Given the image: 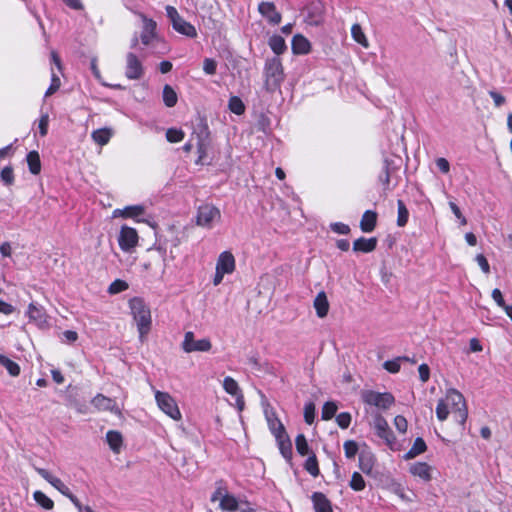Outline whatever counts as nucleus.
<instances>
[{
    "label": "nucleus",
    "mask_w": 512,
    "mask_h": 512,
    "mask_svg": "<svg viewBox=\"0 0 512 512\" xmlns=\"http://www.w3.org/2000/svg\"><path fill=\"white\" fill-rule=\"evenodd\" d=\"M129 307L134 321L137 324L139 339L144 342L147 335L151 331L152 317L150 308L140 297H134L129 301Z\"/></svg>",
    "instance_id": "nucleus-1"
},
{
    "label": "nucleus",
    "mask_w": 512,
    "mask_h": 512,
    "mask_svg": "<svg viewBox=\"0 0 512 512\" xmlns=\"http://www.w3.org/2000/svg\"><path fill=\"white\" fill-rule=\"evenodd\" d=\"M285 80L282 61L279 57L268 58L264 65V88L273 93L279 90Z\"/></svg>",
    "instance_id": "nucleus-2"
},
{
    "label": "nucleus",
    "mask_w": 512,
    "mask_h": 512,
    "mask_svg": "<svg viewBox=\"0 0 512 512\" xmlns=\"http://www.w3.org/2000/svg\"><path fill=\"white\" fill-rule=\"evenodd\" d=\"M36 472L46 480L51 486L59 491L63 496L67 497L78 512H95L90 506L83 505L80 500L70 491L69 487L63 481L50 473L47 469L35 467Z\"/></svg>",
    "instance_id": "nucleus-3"
},
{
    "label": "nucleus",
    "mask_w": 512,
    "mask_h": 512,
    "mask_svg": "<svg viewBox=\"0 0 512 512\" xmlns=\"http://www.w3.org/2000/svg\"><path fill=\"white\" fill-rule=\"evenodd\" d=\"M445 398L454 420L463 426L468 418V409L464 396L456 389H450L447 391Z\"/></svg>",
    "instance_id": "nucleus-4"
},
{
    "label": "nucleus",
    "mask_w": 512,
    "mask_h": 512,
    "mask_svg": "<svg viewBox=\"0 0 512 512\" xmlns=\"http://www.w3.org/2000/svg\"><path fill=\"white\" fill-rule=\"evenodd\" d=\"M361 398L364 404L381 410L389 409L395 402V398L390 392L381 393L374 390L362 391Z\"/></svg>",
    "instance_id": "nucleus-5"
},
{
    "label": "nucleus",
    "mask_w": 512,
    "mask_h": 512,
    "mask_svg": "<svg viewBox=\"0 0 512 512\" xmlns=\"http://www.w3.org/2000/svg\"><path fill=\"white\" fill-rule=\"evenodd\" d=\"M165 10L175 31L190 38L197 37L196 28L190 22L184 20L174 6L167 5Z\"/></svg>",
    "instance_id": "nucleus-6"
},
{
    "label": "nucleus",
    "mask_w": 512,
    "mask_h": 512,
    "mask_svg": "<svg viewBox=\"0 0 512 512\" xmlns=\"http://www.w3.org/2000/svg\"><path fill=\"white\" fill-rule=\"evenodd\" d=\"M155 399L160 410L167 416L176 421L182 418L177 402L169 393L156 391Z\"/></svg>",
    "instance_id": "nucleus-7"
},
{
    "label": "nucleus",
    "mask_w": 512,
    "mask_h": 512,
    "mask_svg": "<svg viewBox=\"0 0 512 512\" xmlns=\"http://www.w3.org/2000/svg\"><path fill=\"white\" fill-rule=\"evenodd\" d=\"M221 218L220 210L211 204H204L198 208L196 223L199 226L211 228L213 223Z\"/></svg>",
    "instance_id": "nucleus-8"
},
{
    "label": "nucleus",
    "mask_w": 512,
    "mask_h": 512,
    "mask_svg": "<svg viewBox=\"0 0 512 512\" xmlns=\"http://www.w3.org/2000/svg\"><path fill=\"white\" fill-rule=\"evenodd\" d=\"M374 429L376 435L383 439L390 449L394 450V446L396 445V437L389 427L387 420L382 415L375 416Z\"/></svg>",
    "instance_id": "nucleus-9"
},
{
    "label": "nucleus",
    "mask_w": 512,
    "mask_h": 512,
    "mask_svg": "<svg viewBox=\"0 0 512 512\" xmlns=\"http://www.w3.org/2000/svg\"><path fill=\"white\" fill-rule=\"evenodd\" d=\"M212 348V343L208 338H203L200 340H195L194 333L192 331H188L184 335V340L182 342V349L186 353L192 352H208Z\"/></svg>",
    "instance_id": "nucleus-10"
},
{
    "label": "nucleus",
    "mask_w": 512,
    "mask_h": 512,
    "mask_svg": "<svg viewBox=\"0 0 512 512\" xmlns=\"http://www.w3.org/2000/svg\"><path fill=\"white\" fill-rule=\"evenodd\" d=\"M397 171L398 167L395 166L393 160H384L382 171L378 176L379 182L382 184L384 191H390L398 185V182H395L391 185V179L397 173Z\"/></svg>",
    "instance_id": "nucleus-11"
},
{
    "label": "nucleus",
    "mask_w": 512,
    "mask_h": 512,
    "mask_svg": "<svg viewBox=\"0 0 512 512\" xmlns=\"http://www.w3.org/2000/svg\"><path fill=\"white\" fill-rule=\"evenodd\" d=\"M144 75V67L138 56L132 52L126 55L125 76L129 80H139Z\"/></svg>",
    "instance_id": "nucleus-12"
},
{
    "label": "nucleus",
    "mask_w": 512,
    "mask_h": 512,
    "mask_svg": "<svg viewBox=\"0 0 512 512\" xmlns=\"http://www.w3.org/2000/svg\"><path fill=\"white\" fill-rule=\"evenodd\" d=\"M26 314L29 320L35 323L40 329L49 327V316L43 306L32 302L28 305Z\"/></svg>",
    "instance_id": "nucleus-13"
},
{
    "label": "nucleus",
    "mask_w": 512,
    "mask_h": 512,
    "mask_svg": "<svg viewBox=\"0 0 512 512\" xmlns=\"http://www.w3.org/2000/svg\"><path fill=\"white\" fill-rule=\"evenodd\" d=\"M209 131L207 126H204L200 132L196 133V146H197V152H198V158L196 160V164L204 165L209 164L207 162V152L210 144V138H209Z\"/></svg>",
    "instance_id": "nucleus-14"
},
{
    "label": "nucleus",
    "mask_w": 512,
    "mask_h": 512,
    "mask_svg": "<svg viewBox=\"0 0 512 512\" xmlns=\"http://www.w3.org/2000/svg\"><path fill=\"white\" fill-rule=\"evenodd\" d=\"M138 233L136 229L129 226H122L118 243L123 251H129L138 244Z\"/></svg>",
    "instance_id": "nucleus-15"
},
{
    "label": "nucleus",
    "mask_w": 512,
    "mask_h": 512,
    "mask_svg": "<svg viewBox=\"0 0 512 512\" xmlns=\"http://www.w3.org/2000/svg\"><path fill=\"white\" fill-rule=\"evenodd\" d=\"M258 12L271 25H278L282 21V15L279 11H277L276 6L273 2H270V1L260 2L258 5Z\"/></svg>",
    "instance_id": "nucleus-16"
},
{
    "label": "nucleus",
    "mask_w": 512,
    "mask_h": 512,
    "mask_svg": "<svg viewBox=\"0 0 512 512\" xmlns=\"http://www.w3.org/2000/svg\"><path fill=\"white\" fill-rule=\"evenodd\" d=\"M143 21V30L140 39L143 45L148 46L156 37L157 24L153 19L147 18L144 14H140Z\"/></svg>",
    "instance_id": "nucleus-17"
},
{
    "label": "nucleus",
    "mask_w": 512,
    "mask_h": 512,
    "mask_svg": "<svg viewBox=\"0 0 512 512\" xmlns=\"http://www.w3.org/2000/svg\"><path fill=\"white\" fill-rule=\"evenodd\" d=\"M235 268L236 262L233 254L230 251L220 253L217 259L216 269L225 274H232L235 271Z\"/></svg>",
    "instance_id": "nucleus-18"
},
{
    "label": "nucleus",
    "mask_w": 512,
    "mask_h": 512,
    "mask_svg": "<svg viewBox=\"0 0 512 512\" xmlns=\"http://www.w3.org/2000/svg\"><path fill=\"white\" fill-rule=\"evenodd\" d=\"M376 461L375 455L370 450H362L359 453L358 465L360 470L366 475L372 474Z\"/></svg>",
    "instance_id": "nucleus-19"
},
{
    "label": "nucleus",
    "mask_w": 512,
    "mask_h": 512,
    "mask_svg": "<svg viewBox=\"0 0 512 512\" xmlns=\"http://www.w3.org/2000/svg\"><path fill=\"white\" fill-rule=\"evenodd\" d=\"M409 472L414 476L429 482L432 479V467L426 462H415L410 468Z\"/></svg>",
    "instance_id": "nucleus-20"
},
{
    "label": "nucleus",
    "mask_w": 512,
    "mask_h": 512,
    "mask_svg": "<svg viewBox=\"0 0 512 512\" xmlns=\"http://www.w3.org/2000/svg\"><path fill=\"white\" fill-rule=\"evenodd\" d=\"M315 512H333L331 501L322 492H314L311 496Z\"/></svg>",
    "instance_id": "nucleus-21"
},
{
    "label": "nucleus",
    "mask_w": 512,
    "mask_h": 512,
    "mask_svg": "<svg viewBox=\"0 0 512 512\" xmlns=\"http://www.w3.org/2000/svg\"><path fill=\"white\" fill-rule=\"evenodd\" d=\"M378 214L373 210H366L360 220V229L364 233H371L377 225Z\"/></svg>",
    "instance_id": "nucleus-22"
},
{
    "label": "nucleus",
    "mask_w": 512,
    "mask_h": 512,
    "mask_svg": "<svg viewBox=\"0 0 512 512\" xmlns=\"http://www.w3.org/2000/svg\"><path fill=\"white\" fill-rule=\"evenodd\" d=\"M377 243L378 240L376 237H360L353 242V251L357 253H370L376 249Z\"/></svg>",
    "instance_id": "nucleus-23"
},
{
    "label": "nucleus",
    "mask_w": 512,
    "mask_h": 512,
    "mask_svg": "<svg viewBox=\"0 0 512 512\" xmlns=\"http://www.w3.org/2000/svg\"><path fill=\"white\" fill-rule=\"evenodd\" d=\"M291 46L293 53L298 55L308 54L311 50L309 40L301 34L294 35Z\"/></svg>",
    "instance_id": "nucleus-24"
},
{
    "label": "nucleus",
    "mask_w": 512,
    "mask_h": 512,
    "mask_svg": "<svg viewBox=\"0 0 512 512\" xmlns=\"http://www.w3.org/2000/svg\"><path fill=\"white\" fill-rule=\"evenodd\" d=\"M145 212L144 206L142 205H131L126 206L123 209H115L113 211V217H122V218H137L143 215Z\"/></svg>",
    "instance_id": "nucleus-25"
},
{
    "label": "nucleus",
    "mask_w": 512,
    "mask_h": 512,
    "mask_svg": "<svg viewBox=\"0 0 512 512\" xmlns=\"http://www.w3.org/2000/svg\"><path fill=\"white\" fill-rule=\"evenodd\" d=\"M266 420L269 430L275 438L277 437V435H283L287 433L283 423L277 417L276 412L272 411L270 413H266Z\"/></svg>",
    "instance_id": "nucleus-26"
},
{
    "label": "nucleus",
    "mask_w": 512,
    "mask_h": 512,
    "mask_svg": "<svg viewBox=\"0 0 512 512\" xmlns=\"http://www.w3.org/2000/svg\"><path fill=\"white\" fill-rule=\"evenodd\" d=\"M281 455L287 460L291 461L293 457L292 443L287 433L277 435L275 438Z\"/></svg>",
    "instance_id": "nucleus-27"
},
{
    "label": "nucleus",
    "mask_w": 512,
    "mask_h": 512,
    "mask_svg": "<svg viewBox=\"0 0 512 512\" xmlns=\"http://www.w3.org/2000/svg\"><path fill=\"white\" fill-rule=\"evenodd\" d=\"M223 388L224 390L232 395V396H237V402L240 407V409L243 408V405H244V400H243V395L240 393V388H239V385L238 383L230 376H227L224 378L223 380Z\"/></svg>",
    "instance_id": "nucleus-28"
},
{
    "label": "nucleus",
    "mask_w": 512,
    "mask_h": 512,
    "mask_svg": "<svg viewBox=\"0 0 512 512\" xmlns=\"http://www.w3.org/2000/svg\"><path fill=\"white\" fill-rule=\"evenodd\" d=\"M313 305L319 318L327 316L329 312V302L324 291H321L316 295Z\"/></svg>",
    "instance_id": "nucleus-29"
},
{
    "label": "nucleus",
    "mask_w": 512,
    "mask_h": 512,
    "mask_svg": "<svg viewBox=\"0 0 512 512\" xmlns=\"http://www.w3.org/2000/svg\"><path fill=\"white\" fill-rule=\"evenodd\" d=\"M91 403L95 408L101 411H113L116 407L115 400L100 393L92 399Z\"/></svg>",
    "instance_id": "nucleus-30"
},
{
    "label": "nucleus",
    "mask_w": 512,
    "mask_h": 512,
    "mask_svg": "<svg viewBox=\"0 0 512 512\" xmlns=\"http://www.w3.org/2000/svg\"><path fill=\"white\" fill-rule=\"evenodd\" d=\"M303 468L307 473H309L314 478L320 475L319 462L314 452H311V454L308 455V458L303 464Z\"/></svg>",
    "instance_id": "nucleus-31"
},
{
    "label": "nucleus",
    "mask_w": 512,
    "mask_h": 512,
    "mask_svg": "<svg viewBox=\"0 0 512 512\" xmlns=\"http://www.w3.org/2000/svg\"><path fill=\"white\" fill-rule=\"evenodd\" d=\"M26 161L31 174L38 175L41 172V160L38 151H30L26 156Z\"/></svg>",
    "instance_id": "nucleus-32"
},
{
    "label": "nucleus",
    "mask_w": 512,
    "mask_h": 512,
    "mask_svg": "<svg viewBox=\"0 0 512 512\" xmlns=\"http://www.w3.org/2000/svg\"><path fill=\"white\" fill-rule=\"evenodd\" d=\"M427 450V445L423 438L417 437L412 445V447L405 454L404 458L406 460L414 459L420 454H423Z\"/></svg>",
    "instance_id": "nucleus-33"
},
{
    "label": "nucleus",
    "mask_w": 512,
    "mask_h": 512,
    "mask_svg": "<svg viewBox=\"0 0 512 512\" xmlns=\"http://www.w3.org/2000/svg\"><path fill=\"white\" fill-rule=\"evenodd\" d=\"M106 440L113 452L118 453L120 451V448L123 444V438L120 432L109 430L106 433Z\"/></svg>",
    "instance_id": "nucleus-34"
},
{
    "label": "nucleus",
    "mask_w": 512,
    "mask_h": 512,
    "mask_svg": "<svg viewBox=\"0 0 512 512\" xmlns=\"http://www.w3.org/2000/svg\"><path fill=\"white\" fill-rule=\"evenodd\" d=\"M162 98H163L164 105L168 108L174 107L178 101V95H177L176 91L169 84L164 85L163 91H162Z\"/></svg>",
    "instance_id": "nucleus-35"
},
{
    "label": "nucleus",
    "mask_w": 512,
    "mask_h": 512,
    "mask_svg": "<svg viewBox=\"0 0 512 512\" xmlns=\"http://www.w3.org/2000/svg\"><path fill=\"white\" fill-rule=\"evenodd\" d=\"M219 507L223 511L235 512L239 508V502L234 495L229 494L220 499Z\"/></svg>",
    "instance_id": "nucleus-36"
},
{
    "label": "nucleus",
    "mask_w": 512,
    "mask_h": 512,
    "mask_svg": "<svg viewBox=\"0 0 512 512\" xmlns=\"http://www.w3.org/2000/svg\"><path fill=\"white\" fill-rule=\"evenodd\" d=\"M269 47L276 55H281L287 50L285 40L280 35H273L268 41Z\"/></svg>",
    "instance_id": "nucleus-37"
},
{
    "label": "nucleus",
    "mask_w": 512,
    "mask_h": 512,
    "mask_svg": "<svg viewBox=\"0 0 512 512\" xmlns=\"http://www.w3.org/2000/svg\"><path fill=\"white\" fill-rule=\"evenodd\" d=\"M351 36L355 42L360 44L364 48L369 47L368 39L360 24L355 23L351 27Z\"/></svg>",
    "instance_id": "nucleus-38"
},
{
    "label": "nucleus",
    "mask_w": 512,
    "mask_h": 512,
    "mask_svg": "<svg viewBox=\"0 0 512 512\" xmlns=\"http://www.w3.org/2000/svg\"><path fill=\"white\" fill-rule=\"evenodd\" d=\"M112 136V132L108 128H100L92 132L91 137L98 145H106Z\"/></svg>",
    "instance_id": "nucleus-39"
},
{
    "label": "nucleus",
    "mask_w": 512,
    "mask_h": 512,
    "mask_svg": "<svg viewBox=\"0 0 512 512\" xmlns=\"http://www.w3.org/2000/svg\"><path fill=\"white\" fill-rule=\"evenodd\" d=\"M0 365L4 366L12 377L19 376L21 372L19 364L3 354H0Z\"/></svg>",
    "instance_id": "nucleus-40"
},
{
    "label": "nucleus",
    "mask_w": 512,
    "mask_h": 512,
    "mask_svg": "<svg viewBox=\"0 0 512 512\" xmlns=\"http://www.w3.org/2000/svg\"><path fill=\"white\" fill-rule=\"evenodd\" d=\"M229 495L227 483L224 479H219L215 482V490L211 495L210 501L216 502L221 498Z\"/></svg>",
    "instance_id": "nucleus-41"
},
{
    "label": "nucleus",
    "mask_w": 512,
    "mask_h": 512,
    "mask_svg": "<svg viewBox=\"0 0 512 512\" xmlns=\"http://www.w3.org/2000/svg\"><path fill=\"white\" fill-rule=\"evenodd\" d=\"M35 502L45 510H51L54 508V502L44 492L37 490L33 493Z\"/></svg>",
    "instance_id": "nucleus-42"
},
{
    "label": "nucleus",
    "mask_w": 512,
    "mask_h": 512,
    "mask_svg": "<svg viewBox=\"0 0 512 512\" xmlns=\"http://www.w3.org/2000/svg\"><path fill=\"white\" fill-rule=\"evenodd\" d=\"M228 109L232 113L240 116V115L245 113L246 107H245V104H244V102L242 101V99L240 97H238V96H231L229 101H228Z\"/></svg>",
    "instance_id": "nucleus-43"
},
{
    "label": "nucleus",
    "mask_w": 512,
    "mask_h": 512,
    "mask_svg": "<svg viewBox=\"0 0 512 512\" xmlns=\"http://www.w3.org/2000/svg\"><path fill=\"white\" fill-rule=\"evenodd\" d=\"M397 209H398L397 226L404 227L408 223L409 211H408L403 200L399 199L397 201Z\"/></svg>",
    "instance_id": "nucleus-44"
},
{
    "label": "nucleus",
    "mask_w": 512,
    "mask_h": 512,
    "mask_svg": "<svg viewBox=\"0 0 512 512\" xmlns=\"http://www.w3.org/2000/svg\"><path fill=\"white\" fill-rule=\"evenodd\" d=\"M295 446L296 451L301 456L310 455L312 451H310L309 444L304 434H298L295 438Z\"/></svg>",
    "instance_id": "nucleus-45"
},
{
    "label": "nucleus",
    "mask_w": 512,
    "mask_h": 512,
    "mask_svg": "<svg viewBox=\"0 0 512 512\" xmlns=\"http://www.w3.org/2000/svg\"><path fill=\"white\" fill-rule=\"evenodd\" d=\"M337 409L338 407L335 402L328 401L324 403L321 411L322 419L325 421L332 419L335 416Z\"/></svg>",
    "instance_id": "nucleus-46"
},
{
    "label": "nucleus",
    "mask_w": 512,
    "mask_h": 512,
    "mask_svg": "<svg viewBox=\"0 0 512 512\" xmlns=\"http://www.w3.org/2000/svg\"><path fill=\"white\" fill-rule=\"evenodd\" d=\"M450 414L448 403L445 399H440L436 406V416L439 421H445Z\"/></svg>",
    "instance_id": "nucleus-47"
},
{
    "label": "nucleus",
    "mask_w": 512,
    "mask_h": 512,
    "mask_svg": "<svg viewBox=\"0 0 512 512\" xmlns=\"http://www.w3.org/2000/svg\"><path fill=\"white\" fill-rule=\"evenodd\" d=\"M349 486L354 491H362L365 489L366 483L363 476L359 472H354L351 476Z\"/></svg>",
    "instance_id": "nucleus-48"
},
{
    "label": "nucleus",
    "mask_w": 512,
    "mask_h": 512,
    "mask_svg": "<svg viewBox=\"0 0 512 512\" xmlns=\"http://www.w3.org/2000/svg\"><path fill=\"white\" fill-rule=\"evenodd\" d=\"M0 178L6 186H11L15 182L14 170L11 165L5 166L0 172Z\"/></svg>",
    "instance_id": "nucleus-49"
},
{
    "label": "nucleus",
    "mask_w": 512,
    "mask_h": 512,
    "mask_svg": "<svg viewBox=\"0 0 512 512\" xmlns=\"http://www.w3.org/2000/svg\"><path fill=\"white\" fill-rule=\"evenodd\" d=\"M345 457L352 459L359 451L358 443L354 440H346L343 444Z\"/></svg>",
    "instance_id": "nucleus-50"
},
{
    "label": "nucleus",
    "mask_w": 512,
    "mask_h": 512,
    "mask_svg": "<svg viewBox=\"0 0 512 512\" xmlns=\"http://www.w3.org/2000/svg\"><path fill=\"white\" fill-rule=\"evenodd\" d=\"M185 137V133L182 129L169 128L166 131V139L170 143L181 142Z\"/></svg>",
    "instance_id": "nucleus-51"
},
{
    "label": "nucleus",
    "mask_w": 512,
    "mask_h": 512,
    "mask_svg": "<svg viewBox=\"0 0 512 512\" xmlns=\"http://www.w3.org/2000/svg\"><path fill=\"white\" fill-rule=\"evenodd\" d=\"M401 360H408V357L404 356V357H398L393 360H387L384 362L383 367L389 373H393V374L398 373L401 368V365H400Z\"/></svg>",
    "instance_id": "nucleus-52"
},
{
    "label": "nucleus",
    "mask_w": 512,
    "mask_h": 512,
    "mask_svg": "<svg viewBox=\"0 0 512 512\" xmlns=\"http://www.w3.org/2000/svg\"><path fill=\"white\" fill-rule=\"evenodd\" d=\"M61 86V80L60 78L52 71L51 75V83L48 89L45 92V97H49L56 93Z\"/></svg>",
    "instance_id": "nucleus-53"
},
{
    "label": "nucleus",
    "mask_w": 512,
    "mask_h": 512,
    "mask_svg": "<svg viewBox=\"0 0 512 512\" xmlns=\"http://www.w3.org/2000/svg\"><path fill=\"white\" fill-rule=\"evenodd\" d=\"M128 289V283L124 280L117 279L113 281L109 286V293L117 294Z\"/></svg>",
    "instance_id": "nucleus-54"
},
{
    "label": "nucleus",
    "mask_w": 512,
    "mask_h": 512,
    "mask_svg": "<svg viewBox=\"0 0 512 512\" xmlns=\"http://www.w3.org/2000/svg\"><path fill=\"white\" fill-rule=\"evenodd\" d=\"M315 419V405L312 402L306 403L304 407V420L311 425Z\"/></svg>",
    "instance_id": "nucleus-55"
},
{
    "label": "nucleus",
    "mask_w": 512,
    "mask_h": 512,
    "mask_svg": "<svg viewBox=\"0 0 512 512\" xmlns=\"http://www.w3.org/2000/svg\"><path fill=\"white\" fill-rule=\"evenodd\" d=\"M336 423L341 429H347L351 424V415L348 412H341L336 416Z\"/></svg>",
    "instance_id": "nucleus-56"
},
{
    "label": "nucleus",
    "mask_w": 512,
    "mask_h": 512,
    "mask_svg": "<svg viewBox=\"0 0 512 512\" xmlns=\"http://www.w3.org/2000/svg\"><path fill=\"white\" fill-rule=\"evenodd\" d=\"M203 70L207 75L216 74L217 62L213 58H205L203 61Z\"/></svg>",
    "instance_id": "nucleus-57"
},
{
    "label": "nucleus",
    "mask_w": 512,
    "mask_h": 512,
    "mask_svg": "<svg viewBox=\"0 0 512 512\" xmlns=\"http://www.w3.org/2000/svg\"><path fill=\"white\" fill-rule=\"evenodd\" d=\"M330 228H331V230L333 232L338 233V234H342V235H347L351 231L349 225H347L345 223H342V222L332 223L330 225Z\"/></svg>",
    "instance_id": "nucleus-58"
},
{
    "label": "nucleus",
    "mask_w": 512,
    "mask_h": 512,
    "mask_svg": "<svg viewBox=\"0 0 512 512\" xmlns=\"http://www.w3.org/2000/svg\"><path fill=\"white\" fill-rule=\"evenodd\" d=\"M394 425L400 433H405L407 431L408 422L406 418L402 415H397L394 418Z\"/></svg>",
    "instance_id": "nucleus-59"
},
{
    "label": "nucleus",
    "mask_w": 512,
    "mask_h": 512,
    "mask_svg": "<svg viewBox=\"0 0 512 512\" xmlns=\"http://www.w3.org/2000/svg\"><path fill=\"white\" fill-rule=\"evenodd\" d=\"M48 125H49V116L48 114H43L39 119V133L42 137L46 136L48 133Z\"/></svg>",
    "instance_id": "nucleus-60"
},
{
    "label": "nucleus",
    "mask_w": 512,
    "mask_h": 512,
    "mask_svg": "<svg viewBox=\"0 0 512 512\" xmlns=\"http://www.w3.org/2000/svg\"><path fill=\"white\" fill-rule=\"evenodd\" d=\"M418 372H419V378L423 383H425L429 380L430 368L427 364H425V363L421 364L418 368Z\"/></svg>",
    "instance_id": "nucleus-61"
},
{
    "label": "nucleus",
    "mask_w": 512,
    "mask_h": 512,
    "mask_svg": "<svg viewBox=\"0 0 512 512\" xmlns=\"http://www.w3.org/2000/svg\"><path fill=\"white\" fill-rule=\"evenodd\" d=\"M476 261L485 274L490 273V265L488 263V260L486 259V257L483 254H478L476 256Z\"/></svg>",
    "instance_id": "nucleus-62"
},
{
    "label": "nucleus",
    "mask_w": 512,
    "mask_h": 512,
    "mask_svg": "<svg viewBox=\"0 0 512 512\" xmlns=\"http://www.w3.org/2000/svg\"><path fill=\"white\" fill-rule=\"evenodd\" d=\"M491 296H492V299L496 302V304L499 307L503 308L504 306L507 305L505 303L504 297H503L500 289H498V288L493 289Z\"/></svg>",
    "instance_id": "nucleus-63"
},
{
    "label": "nucleus",
    "mask_w": 512,
    "mask_h": 512,
    "mask_svg": "<svg viewBox=\"0 0 512 512\" xmlns=\"http://www.w3.org/2000/svg\"><path fill=\"white\" fill-rule=\"evenodd\" d=\"M436 166L444 174H447L450 171V164L446 158H438L436 160Z\"/></svg>",
    "instance_id": "nucleus-64"
}]
</instances>
